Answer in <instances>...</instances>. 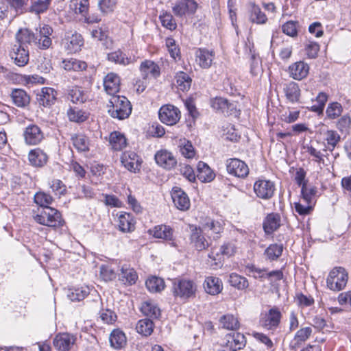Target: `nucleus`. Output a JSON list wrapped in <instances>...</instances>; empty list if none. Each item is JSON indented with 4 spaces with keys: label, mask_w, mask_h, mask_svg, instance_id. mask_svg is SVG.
Instances as JSON below:
<instances>
[{
    "label": "nucleus",
    "mask_w": 351,
    "mask_h": 351,
    "mask_svg": "<svg viewBox=\"0 0 351 351\" xmlns=\"http://www.w3.org/2000/svg\"><path fill=\"white\" fill-rule=\"evenodd\" d=\"M305 152L309 154L312 158L313 160L319 164H324V155L321 151L313 146V145H306L304 147Z\"/></svg>",
    "instance_id": "56"
},
{
    "label": "nucleus",
    "mask_w": 351,
    "mask_h": 351,
    "mask_svg": "<svg viewBox=\"0 0 351 351\" xmlns=\"http://www.w3.org/2000/svg\"><path fill=\"white\" fill-rule=\"evenodd\" d=\"M215 59V53L206 49L199 48L195 51V61L202 69H209Z\"/></svg>",
    "instance_id": "18"
},
{
    "label": "nucleus",
    "mask_w": 351,
    "mask_h": 351,
    "mask_svg": "<svg viewBox=\"0 0 351 351\" xmlns=\"http://www.w3.org/2000/svg\"><path fill=\"white\" fill-rule=\"evenodd\" d=\"M70 8L77 14L85 16L88 10V0H71Z\"/></svg>",
    "instance_id": "43"
},
{
    "label": "nucleus",
    "mask_w": 351,
    "mask_h": 351,
    "mask_svg": "<svg viewBox=\"0 0 351 351\" xmlns=\"http://www.w3.org/2000/svg\"><path fill=\"white\" fill-rule=\"evenodd\" d=\"M176 83L178 88L182 90H188L191 84V79L189 75L184 72L180 71L176 75Z\"/></svg>",
    "instance_id": "49"
},
{
    "label": "nucleus",
    "mask_w": 351,
    "mask_h": 351,
    "mask_svg": "<svg viewBox=\"0 0 351 351\" xmlns=\"http://www.w3.org/2000/svg\"><path fill=\"white\" fill-rule=\"evenodd\" d=\"M36 32V46L42 50L48 49L52 45V27L46 24L39 25Z\"/></svg>",
    "instance_id": "5"
},
{
    "label": "nucleus",
    "mask_w": 351,
    "mask_h": 351,
    "mask_svg": "<svg viewBox=\"0 0 351 351\" xmlns=\"http://www.w3.org/2000/svg\"><path fill=\"white\" fill-rule=\"evenodd\" d=\"M132 225V218L130 213H124L119 217L118 226L122 232H130Z\"/></svg>",
    "instance_id": "57"
},
{
    "label": "nucleus",
    "mask_w": 351,
    "mask_h": 351,
    "mask_svg": "<svg viewBox=\"0 0 351 351\" xmlns=\"http://www.w3.org/2000/svg\"><path fill=\"white\" fill-rule=\"evenodd\" d=\"M11 57L19 66H24L29 61V51L22 45H14Z\"/></svg>",
    "instance_id": "23"
},
{
    "label": "nucleus",
    "mask_w": 351,
    "mask_h": 351,
    "mask_svg": "<svg viewBox=\"0 0 351 351\" xmlns=\"http://www.w3.org/2000/svg\"><path fill=\"white\" fill-rule=\"evenodd\" d=\"M16 38L17 41L20 43L19 45L24 46L25 44L32 43L36 45V34L28 29H20L17 32Z\"/></svg>",
    "instance_id": "37"
},
{
    "label": "nucleus",
    "mask_w": 351,
    "mask_h": 351,
    "mask_svg": "<svg viewBox=\"0 0 351 351\" xmlns=\"http://www.w3.org/2000/svg\"><path fill=\"white\" fill-rule=\"evenodd\" d=\"M153 329L154 323L149 319L140 320L136 326L137 332L145 337L149 336L152 333Z\"/></svg>",
    "instance_id": "44"
},
{
    "label": "nucleus",
    "mask_w": 351,
    "mask_h": 351,
    "mask_svg": "<svg viewBox=\"0 0 351 351\" xmlns=\"http://www.w3.org/2000/svg\"><path fill=\"white\" fill-rule=\"evenodd\" d=\"M156 162L166 169H173L177 164V160L172 153L167 150H160L154 155Z\"/></svg>",
    "instance_id": "17"
},
{
    "label": "nucleus",
    "mask_w": 351,
    "mask_h": 351,
    "mask_svg": "<svg viewBox=\"0 0 351 351\" xmlns=\"http://www.w3.org/2000/svg\"><path fill=\"white\" fill-rule=\"evenodd\" d=\"M120 79L114 73H110L104 78V87L106 93L111 97L117 96L116 94L119 90Z\"/></svg>",
    "instance_id": "19"
},
{
    "label": "nucleus",
    "mask_w": 351,
    "mask_h": 351,
    "mask_svg": "<svg viewBox=\"0 0 351 351\" xmlns=\"http://www.w3.org/2000/svg\"><path fill=\"white\" fill-rule=\"evenodd\" d=\"M158 116L162 123L167 125H173L180 119L181 113L177 107L167 104L160 107Z\"/></svg>",
    "instance_id": "6"
},
{
    "label": "nucleus",
    "mask_w": 351,
    "mask_h": 351,
    "mask_svg": "<svg viewBox=\"0 0 351 351\" xmlns=\"http://www.w3.org/2000/svg\"><path fill=\"white\" fill-rule=\"evenodd\" d=\"M13 103L19 108L27 106L30 101V97L23 89H14L11 93Z\"/></svg>",
    "instance_id": "32"
},
{
    "label": "nucleus",
    "mask_w": 351,
    "mask_h": 351,
    "mask_svg": "<svg viewBox=\"0 0 351 351\" xmlns=\"http://www.w3.org/2000/svg\"><path fill=\"white\" fill-rule=\"evenodd\" d=\"M68 98L75 104H82L88 99L87 94L77 86L72 88L69 90Z\"/></svg>",
    "instance_id": "42"
},
{
    "label": "nucleus",
    "mask_w": 351,
    "mask_h": 351,
    "mask_svg": "<svg viewBox=\"0 0 351 351\" xmlns=\"http://www.w3.org/2000/svg\"><path fill=\"white\" fill-rule=\"evenodd\" d=\"M275 184L267 180H258L254 184V191L256 196L263 199L271 198L275 191Z\"/></svg>",
    "instance_id": "8"
},
{
    "label": "nucleus",
    "mask_w": 351,
    "mask_h": 351,
    "mask_svg": "<svg viewBox=\"0 0 351 351\" xmlns=\"http://www.w3.org/2000/svg\"><path fill=\"white\" fill-rule=\"evenodd\" d=\"M287 99L291 103L299 101L300 97V89L297 83L290 82L286 84L283 88Z\"/></svg>",
    "instance_id": "29"
},
{
    "label": "nucleus",
    "mask_w": 351,
    "mask_h": 351,
    "mask_svg": "<svg viewBox=\"0 0 351 351\" xmlns=\"http://www.w3.org/2000/svg\"><path fill=\"white\" fill-rule=\"evenodd\" d=\"M100 276L104 281H111L116 278V274L109 265H102L100 267Z\"/></svg>",
    "instance_id": "64"
},
{
    "label": "nucleus",
    "mask_w": 351,
    "mask_h": 351,
    "mask_svg": "<svg viewBox=\"0 0 351 351\" xmlns=\"http://www.w3.org/2000/svg\"><path fill=\"white\" fill-rule=\"evenodd\" d=\"M198 4L195 0H180L172 7V11L176 16L194 14Z\"/></svg>",
    "instance_id": "12"
},
{
    "label": "nucleus",
    "mask_w": 351,
    "mask_h": 351,
    "mask_svg": "<svg viewBox=\"0 0 351 351\" xmlns=\"http://www.w3.org/2000/svg\"><path fill=\"white\" fill-rule=\"evenodd\" d=\"M53 202V197L44 192H38L34 195V202L40 206L47 208Z\"/></svg>",
    "instance_id": "55"
},
{
    "label": "nucleus",
    "mask_w": 351,
    "mask_h": 351,
    "mask_svg": "<svg viewBox=\"0 0 351 351\" xmlns=\"http://www.w3.org/2000/svg\"><path fill=\"white\" fill-rule=\"evenodd\" d=\"M309 72V66L303 61L296 62L289 67L290 77L296 80L305 78Z\"/></svg>",
    "instance_id": "20"
},
{
    "label": "nucleus",
    "mask_w": 351,
    "mask_h": 351,
    "mask_svg": "<svg viewBox=\"0 0 351 351\" xmlns=\"http://www.w3.org/2000/svg\"><path fill=\"white\" fill-rule=\"evenodd\" d=\"M280 226V217L276 213L267 215L264 222L263 228L267 234H271L276 230Z\"/></svg>",
    "instance_id": "30"
},
{
    "label": "nucleus",
    "mask_w": 351,
    "mask_h": 351,
    "mask_svg": "<svg viewBox=\"0 0 351 351\" xmlns=\"http://www.w3.org/2000/svg\"><path fill=\"white\" fill-rule=\"evenodd\" d=\"M348 279V273L343 267H335L330 271L327 278V287L332 291H341L346 287Z\"/></svg>",
    "instance_id": "4"
},
{
    "label": "nucleus",
    "mask_w": 351,
    "mask_h": 351,
    "mask_svg": "<svg viewBox=\"0 0 351 351\" xmlns=\"http://www.w3.org/2000/svg\"><path fill=\"white\" fill-rule=\"evenodd\" d=\"M56 91L50 87H43L37 94V100L40 105L50 107L54 104L56 99Z\"/></svg>",
    "instance_id": "21"
},
{
    "label": "nucleus",
    "mask_w": 351,
    "mask_h": 351,
    "mask_svg": "<svg viewBox=\"0 0 351 351\" xmlns=\"http://www.w3.org/2000/svg\"><path fill=\"white\" fill-rule=\"evenodd\" d=\"M223 136L226 139L231 141H237L239 138V134L234 125L230 123H227L223 126Z\"/></svg>",
    "instance_id": "58"
},
{
    "label": "nucleus",
    "mask_w": 351,
    "mask_h": 351,
    "mask_svg": "<svg viewBox=\"0 0 351 351\" xmlns=\"http://www.w3.org/2000/svg\"><path fill=\"white\" fill-rule=\"evenodd\" d=\"M197 169V178L202 182H210L214 180L215 174L206 163L199 161Z\"/></svg>",
    "instance_id": "28"
},
{
    "label": "nucleus",
    "mask_w": 351,
    "mask_h": 351,
    "mask_svg": "<svg viewBox=\"0 0 351 351\" xmlns=\"http://www.w3.org/2000/svg\"><path fill=\"white\" fill-rule=\"evenodd\" d=\"M203 231L200 228H195L192 230L191 235V243L198 251L206 250L209 246L208 241L202 234Z\"/></svg>",
    "instance_id": "25"
},
{
    "label": "nucleus",
    "mask_w": 351,
    "mask_h": 351,
    "mask_svg": "<svg viewBox=\"0 0 351 351\" xmlns=\"http://www.w3.org/2000/svg\"><path fill=\"white\" fill-rule=\"evenodd\" d=\"M108 59L115 63L121 64H129V59L126 58L125 55L120 50L108 53Z\"/></svg>",
    "instance_id": "63"
},
{
    "label": "nucleus",
    "mask_w": 351,
    "mask_h": 351,
    "mask_svg": "<svg viewBox=\"0 0 351 351\" xmlns=\"http://www.w3.org/2000/svg\"><path fill=\"white\" fill-rule=\"evenodd\" d=\"M119 280L125 285L132 284V269L130 263H125L121 266Z\"/></svg>",
    "instance_id": "59"
},
{
    "label": "nucleus",
    "mask_w": 351,
    "mask_h": 351,
    "mask_svg": "<svg viewBox=\"0 0 351 351\" xmlns=\"http://www.w3.org/2000/svg\"><path fill=\"white\" fill-rule=\"evenodd\" d=\"M145 285L152 293L160 292L165 287L164 280L157 276H150L148 278L145 282Z\"/></svg>",
    "instance_id": "39"
},
{
    "label": "nucleus",
    "mask_w": 351,
    "mask_h": 351,
    "mask_svg": "<svg viewBox=\"0 0 351 351\" xmlns=\"http://www.w3.org/2000/svg\"><path fill=\"white\" fill-rule=\"evenodd\" d=\"M180 151L181 154L186 158H193L195 152L193 145L189 141L185 139L180 143Z\"/></svg>",
    "instance_id": "60"
},
{
    "label": "nucleus",
    "mask_w": 351,
    "mask_h": 351,
    "mask_svg": "<svg viewBox=\"0 0 351 351\" xmlns=\"http://www.w3.org/2000/svg\"><path fill=\"white\" fill-rule=\"evenodd\" d=\"M90 293L88 287L73 288L69 290L67 296L73 302L83 300Z\"/></svg>",
    "instance_id": "41"
},
{
    "label": "nucleus",
    "mask_w": 351,
    "mask_h": 351,
    "mask_svg": "<svg viewBox=\"0 0 351 351\" xmlns=\"http://www.w3.org/2000/svg\"><path fill=\"white\" fill-rule=\"evenodd\" d=\"M314 205L308 202L302 201L300 198L298 202L294 203V207L295 211L301 215H306L309 214L313 208Z\"/></svg>",
    "instance_id": "61"
},
{
    "label": "nucleus",
    "mask_w": 351,
    "mask_h": 351,
    "mask_svg": "<svg viewBox=\"0 0 351 351\" xmlns=\"http://www.w3.org/2000/svg\"><path fill=\"white\" fill-rule=\"evenodd\" d=\"M250 21L256 24H265L267 21V17L264 12L261 11L260 7L254 3H250Z\"/></svg>",
    "instance_id": "34"
},
{
    "label": "nucleus",
    "mask_w": 351,
    "mask_h": 351,
    "mask_svg": "<svg viewBox=\"0 0 351 351\" xmlns=\"http://www.w3.org/2000/svg\"><path fill=\"white\" fill-rule=\"evenodd\" d=\"M171 197L176 207L180 210L190 208V200L186 193L180 187L174 186L171 190Z\"/></svg>",
    "instance_id": "15"
},
{
    "label": "nucleus",
    "mask_w": 351,
    "mask_h": 351,
    "mask_svg": "<svg viewBox=\"0 0 351 351\" xmlns=\"http://www.w3.org/2000/svg\"><path fill=\"white\" fill-rule=\"evenodd\" d=\"M51 2V0H36L32 3L29 10L36 14L44 13L49 8Z\"/></svg>",
    "instance_id": "50"
},
{
    "label": "nucleus",
    "mask_w": 351,
    "mask_h": 351,
    "mask_svg": "<svg viewBox=\"0 0 351 351\" xmlns=\"http://www.w3.org/2000/svg\"><path fill=\"white\" fill-rule=\"evenodd\" d=\"M67 115L69 117V119L71 121L76 122V123H82L85 121L88 116L86 113L78 108H70L67 112Z\"/></svg>",
    "instance_id": "51"
},
{
    "label": "nucleus",
    "mask_w": 351,
    "mask_h": 351,
    "mask_svg": "<svg viewBox=\"0 0 351 351\" xmlns=\"http://www.w3.org/2000/svg\"><path fill=\"white\" fill-rule=\"evenodd\" d=\"M283 246L282 244H271L265 250V254L268 259L274 261L281 256Z\"/></svg>",
    "instance_id": "52"
},
{
    "label": "nucleus",
    "mask_w": 351,
    "mask_h": 351,
    "mask_svg": "<svg viewBox=\"0 0 351 351\" xmlns=\"http://www.w3.org/2000/svg\"><path fill=\"white\" fill-rule=\"evenodd\" d=\"M316 193L317 189L315 187L308 186L306 184H304L301 189L302 201L315 205Z\"/></svg>",
    "instance_id": "46"
},
{
    "label": "nucleus",
    "mask_w": 351,
    "mask_h": 351,
    "mask_svg": "<svg viewBox=\"0 0 351 351\" xmlns=\"http://www.w3.org/2000/svg\"><path fill=\"white\" fill-rule=\"evenodd\" d=\"M245 337L243 334L234 333L232 335L227 337L226 345L230 348L232 351H237L245 347Z\"/></svg>",
    "instance_id": "33"
},
{
    "label": "nucleus",
    "mask_w": 351,
    "mask_h": 351,
    "mask_svg": "<svg viewBox=\"0 0 351 351\" xmlns=\"http://www.w3.org/2000/svg\"><path fill=\"white\" fill-rule=\"evenodd\" d=\"M281 313L274 307L265 313L261 314L259 324L261 327L268 330H275L280 322Z\"/></svg>",
    "instance_id": "7"
},
{
    "label": "nucleus",
    "mask_w": 351,
    "mask_h": 351,
    "mask_svg": "<svg viewBox=\"0 0 351 351\" xmlns=\"http://www.w3.org/2000/svg\"><path fill=\"white\" fill-rule=\"evenodd\" d=\"M140 71L144 80H146L149 75L154 78H156L160 74L159 66L151 60L143 61L141 64Z\"/></svg>",
    "instance_id": "27"
},
{
    "label": "nucleus",
    "mask_w": 351,
    "mask_h": 351,
    "mask_svg": "<svg viewBox=\"0 0 351 351\" xmlns=\"http://www.w3.org/2000/svg\"><path fill=\"white\" fill-rule=\"evenodd\" d=\"M343 111V108L341 104L338 102H332L328 104L326 114L328 118L335 119L339 117Z\"/></svg>",
    "instance_id": "54"
},
{
    "label": "nucleus",
    "mask_w": 351,
    "mask_h": 351,
    "mask_svg": "<svg viewBox=\"0 0 351 351\" xmlns=\"http://www.w3.org/2000/svg\"><path fill=\"white\" fill-rule=\"evenodd\" d=\"M219 322L222 327L227 330H235L239 328L238 319L230 314L222 316L220 318Z\"/></svg>",
    "instance_id": "45"
},
{
    "label": "nucleus",
    "mask_w": 351,
    "mask_h": 351,
    "mask_svg": "<svg viewBox=\"0 0 351 351\" xmlns=\"http://www.w3.org/2000/svg\"><path fill=\"white\" fill-rule=\"evenodd\" d=\"M298 22L289 21L282 26V30L284 34L291 37H295L298 35Z\"/></svg>",
    "instance_id": "62"
},
{
    "label": "nucleus",
    "mask_w": 351,
    "mask_h": 351,
    "mask_svg": "<svg viewBox=\"0 0 351 351\" xmlns=\"http://www.w3.org/2000/svg\"><path fill=\"white\" fill-rule=\"evenodd\" d=\"M149 234L156 239H161L167 241H171V245H175L173 229L166 225H158L152 229H149Z\"/></svg>",
    "instance_id": "16"
},
{
    "label": "nucleus",
    "mask_w": 351,
    "mask_h": 351,
    "mask_svg": "<svg viewBox=\"0 0 351 351\" xmlns=\"http://www.w3.org/2000/svg\"><path fill=\"white\" fill-rule=\"evenodd\" d=\"M140 311L146 316L158 317L160 315V309L154 301L147 300L142 303Z\"/></svg>",
    "instance_id": "40"
},
{
    "label": "nucleus",
    "mask_w": 351,
    "mask_h": 351,
    "mask_svg": "<svg viewBox=\"0 0 351 351\" xmlns=\"http://www.w3.org/2000/svg\"><path fill=\"white\" fill-rule=\"evenodd\" d=\"M228 282L231 286L238 289H245L248 287L247 279L236 273L230 274Z\"/></svg>",
    "instance_id": "48"
},
{
    "label": "nucleus",
    "mask_w": 351,
    "mask_h": 351,
    "mask_svg": "<svg viewBox=\"0 0 351 351\" xmlns=\"http://www.w3.org/2000/svg\"><path fill=\"white\" fill-rule=\"evenodd\" d=\"M204 288L208 294L215 295L222 291L223 284L219 278L208 276L204 280Z\"/></svg>",
    "instance_id": "24"
},
{
    "label": "nucleus",
    "mask_w": 351,
    "mask_h": 351,
    "mask_svg": "<svg viewBox=\"0 0 351 351\" xmlns=\"http://www.w3.org/2000/svg\"><path fill=\"white\" fill-rule=\"evenodd\" d=\"M77 338L75 335L63 332L56 335L53 339V346L59 351H70L74 346Z\"/></svg>",
    "instance_id": "13"
},
{
    "label": "nucleus",
    "mask_w": 351,
    "mask_h": 351,
    "mask_svg": "<svg viewBox=\"0 0 351 351\" xmlns=\"http://www.w3.org/2000/svg\"><path fill=\"white\" fill-rule=\"evenodd\" d=\"M108 112L113 118L120 120L128 118L132 112L130 101L125 97L119 95L111 97L108 104Z\"/></svg>",
    "instance_id": "1"
},
{
    "label": "nucleus",
    "mask_w": 351,
    "mask_h": 351,
    "mask_svg": "<svg viewBox=\"0 0 351 351\" xmlns=\"http://www.w3.org/2000/svg\"><path fill=\"white\" fill-rule=\"evenodd\" d=\"M201 226L199 228L215 239L219 237L220 233L223 230V222L221 220H215L210 217L204 219Z\"/></svg>",
    "instance_id": "11"
},
{
    "label": "nucleus",
    "mask_w": 351,
    "mask_h": 351,
    "mask_svg": "<svg viewBox=\"0 0 351 351\" xmlns=\"http://www.w3.org/2000/svg\"><path fill=\"white\" fill-rule=\"evenodd\" d=\"M212 108L226 115L231 114L235 110L236 106L233 103H230L228 99L223 97H215L211 100Z\"/></svg>",
    "instance_id": "22"
},
{
    "label": "nucleus",
    "mask_w": 351,
    "mask_h": 351,
    "mask_svg": "<svg viewBox=\"0 0 351 351\" xmlns=\"http://www.w3.org/2000/svg\"><path fill=\"white\" fill-rule=\"evenodd\" d=\"M110 346L115 349H121L126 344V337L119 329L114 330L109 337Z\"/></svg>",
    "instance_id": "35"
},
{
    "label": "nucleus",
    "mask_w": 351,
    "mask_h": 351,
    "mask_svg": "<svg viewBox=\"0 0 351 351\" xmlns=\"http://www.w3.org/2000/svg\"><path fill=\"white\" fill-rule=\"evenodd\" d=\"M109 142L115 150H121L126 146L127 141L125 136L119 132L114 131L109 136Z\"/></svg>",
    "instance_id": "38"
},
{
    "label": "nucleus",
    "mask_w": 351,
    "mask_h": 351,
    "mask_svg": "<svg viewBox=\"0 0 351 351\" xmlns=\"http://www.w3.org/2000/svg\"><path fill=\"white\" fill-rule=\"evenodd\" d=\"M71 140L73 147L79 152H86L89 150V139L82 134H74L71 135Z\"/></svg>",
    "instance_id": "31"
},
{
    "label": "nucleus",
    "mask_w": 351,
    "mask_h": 351,
    "mask_svg": "<svg viewBox=\"0 0 351 351\" xmlns=\"http://www.w3.org/2000/svg\"><path fill=\"white\" fill-rule=\"evenodd\" d=\"M62 67L69 71H82L87 68V64L80 60L69 58L62 61Z\"/></svg>",
    "instance_id": "36"
},
{
    "label": "nucleus",
    "mask_w": 351,
    "mask_h": 351,
    "mask_svg": "<svg viewBox=\"0 0 351 351\" xmlns=\"http://www.w3.org/2000/svg\"><path fill=\"white\" fill-rule=\"evenodd\" d=\"M28 158L31 165L36 167L45 166L48 161V156L40 149L31 150Z\"/></svg>",
    "instance_id": "26"
},
{
    "label": "nucleus",
    "mask_w": 351,
    "mask_h": 351,
    "mask_svg": "<svg viewBox=\"0 0 351 351\" xmlns=\"http://www.w3.org/2000/svg\"><path fill=\"white\" fill-rule=\"evenodd\" d=\"M324 140L326 141V149L332 152L341 140L340 135L335 130H328L325 134Z\"/></svg>",
    "instance_id": "47"
},
{
    "label": "nucleus",
    "mask_w": 351,
    "mask_h": 351,
    "mask_svg": "<svg viewBox=\"0 0 351 351\" xmlns=\"http://www.w3.org/2000/svg\"><path fill=\"white\" fill-rule=\"evenodd\" d=\"M226 169L229 174L244 178L249 173L247 165L238 158H230L226 161Z\"/></svg>",
    "instance_id": "9"
},
{
    "label": "nucleus",
    "mask_w": 351,
    "mask_h": 351,
    "mask_svg": "<svg viewBox=\"0 0 351 351\" xmlns=\"http://www.w3.org/2000/svg\"><path fill=\"white\" fill-rule=\"evenodd\" d=\"M159 19L163 27L171 31L176 29L177 24L171 14L162 11L160 14Z\"/></svg>",
    "instance_id": "53"
},
{
    "label": "nucleus",
    "mask_w": 351,
    "mask_h": 351,
    "mask_svg": "<svg viewBox=\"0 0 351 351\" xmlns=\"http://www.w3.org/2000/svg\"><path fill=\"white\" fill-rule=\"evenodd\" d=\"M84 45V39L81 34L74 32H68L63 39V45L69 53H75L80 50Z\"/></svg>",
    "instance_id": "10"
},
{
    "label": "nucleus",
    "mask_w": 351,
    "mask_h": 351,
    "mask_svg": "<svg viewBox=\"0 0 351 351\" xmlns=\"http://www.w3.org/2000/svg\"><path fill=\"white\" fill-rule=\"evenodd\" d=\"M25 142L30 145L40 143L44 138V134L40 128L35 124L27 126L23 132Z\"/></svg>",
    "instance_id": "14"
},
{
    "label": "nucleus",
    "mask_w": 351,
    "mask_h": 351,
    "mask_svg": "<svg viewBox=\"0 0 351 351\" xmlns=\"http://www.w3.org/2000/svg\"><path fill=\"white\" fill-rule=\"evenodd\" d=\"M173 295L182 300H189L195 298L197 291V285L191 280L180 279L173 282L172 288Z\"/></svg>",
    "instance_id": "2"
},
{
    "label": "nucleus",
    "mask_w": 351,
    "mask_h": 351,
    "mask_svg": "<svg viewBox=\"0 0 351 351\" xmlns=\"http://www.w3.org/2000/svg\"><path fill=\"white\" fill-rule=\"evenodd\" d=\"M34 219L40 224L53 228L60 227L64 223L60 213L51 207H48L36 215Z\"/></svg>",
    "instance_id": "3"
}]
</instances>
